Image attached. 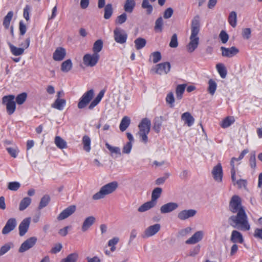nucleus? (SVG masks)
I'll return each instance as SVG.
<instances>
[{
	"mask_svg": "<svg viewBox=\"0 0 262 262\" xmlns=\"http://www.w3.org/2000/svg\"><path fill=\"white\" fill-rule=\"evenodd\" d=\"M229 208L232 213L237 212L236 215H232L229 217V221L232 222L230 223V225L241 230H249L250 226L248 217L242 206L241 200L238 196L234 195L232 197Z\"/></svg>",
	"mask_w": 262,
	"mask_h": 262,
	"instance_id": "f257e3e1",
	"label": "nucleus"
},
{
	"mask_svg": "<svg viewBox=\"0 0 262 262\" xmlns=\"http://www.w3.org/2000/svg\"><path fill=\"white\" fill-rule=\"evenodd\" d=\"M199 17L195 16L192 20L191 26V35L190 42L187 46V50L188 52H193L198 47L199 37L198 34L200 31Z\"/></svg>",
	"mask_w": 262,
	"mask_h": 262,
	"instance_id": "f03ea898",
	"label": "nucleus"
},
{
	"mask_svg": "<svg viewBox=\"0 0 262 262\" xmlns=\"http://www.w3.org/2000/svg\"><path fill=\"white\" fill-rule=\"evenodd\" d=\"M118 187L117 181H113L103 186L100 190L94 194L92 198L94 200H98L104 198L106 195L113 193Z\"/></svg>",
	"mask_w": 262,
	"mask_h": 262,
	"instance_id": "7ed1b4c3",
	"label": "nucleus"
},
{
	"mask_svg": "<svg viewBox=\"0 0 262 262\" xmlns=\"http://www.w3.org/2000/svg\"><path fill=\"white\" fill-rule=\"evenodd\" d=\"M151 121L147 118H143L138 125L139 132L138 135L140 138V141L145 144L148 142L147 135L150 129Z\"/></svg>",
	"mask_w": 262,
	"mask_h": 262,
	"instance_id": "20e7f679",
	"label": "nucleus"
},
{
	"mask_svg": "<svg viewBox=\"0 0 262 262\" xmlns=\"http://www.w3.org/2000/svg\"><path fill=\"white\" fill-rule=\"evenodd\" d=\"M14 99L15 96L12 95L5 96L3 98L2 103L6 106L7 112L9 115H12L15 111L16 102Z\"/></svg>",
	"mask_w": 262,
	"mask_h": 262,
	"instance_id": "39448f33",
	"label": "nucleus"
},
{
	"mask_svg": "<svg viewBox=\"0 0 262 262\" xmlns=\"http://www.w3.org/2000/svg\"><path fill=\"white\" fill-rule=\"evenodd\" d=\"M171 66L169 62L159 63L152 67L151 72L159 75L167 74L170 70Z\"/></svg>",
	"mask_w": 262,
	"mask_h": 262,
	"instance_id": "423d86ee",
	"label": "nucleus"
},
{
	"mask_svg": "<svg viewBox=\"0 0 262 262\" xmlns=\"http://www.w3.org/2000/svg\"><path fill=\"white\" fill-rule=\"evenodd\" d=\"M114 38L116 42L123 44L126 41L127 34L123 29L116 28L114 30Z\"/></svg>",
	"mask_w": 262,
	"mask_h": 262,
	"instance_id": "0eeeda50",
	"label": "nucleus"
},
{
	"mask_svg": "<svg viewBox=\"0 0 262 262\" xmlns=\"http://www.w3.org/2000/svg\"><path fill=\"white\" fill-rule=\"evenodd\" d=\"M94 96V91L90 90L85 92L81 97L78 103L79 108H84L91 101Z\"/></svg>",
	"mask_w": 262,
	"mask_h": 262,
	"instance_id": "6e6552de",
	"label": "nucleus"
},
{
	"mask_svg": "<svg viewBox=\"0 0 262 262\" xmlns=\"http://www.w3.org/2000/svg\"><path fill=\"white\" fill-rule=\"evenodd\" d=\"M99 59V55L97 53L85 54L83 58L84 64L87 67L95 66Z\"/></svg>",
	"mask_w": 262,
	"mask_h": 262,
	"instance_id": "1a4fd4ad",
	"label": "nucleus"
},
{
	"mask_svg": "<svg viewBox=\"0 0 262 262\" xmlns=\"http://www.w3.org/2000/svg\"><path fill=\"white\" fill-rule=\"evenodd\" d=\"M37 242L36 237H31L23 242L18 249L20 253H23L32 248Z\"/></svg>",
	"mask_w": 262,
	"mask_h": 262,
	"instance_id": "9d476101",
	"label": "nucleus"
},
{
	"mask_svg": "<svg viewBox=\"0 0 262 262\" xmlns=\"http://www.w3.org/2000/svg\"><path fill=\"white\" fill-rule=\"evenodd\" d=\"M161 229L159 224H156L147 227L144 231L142 235L143 238H147L154 236Z\"/></svg>",
	"mask_w": 262,
	"mask_h": 262,
	"instance_id": "9b49d317",
	"label": "nucleus"
},
{
	"mask_svg": "<svg viewBox=\"0 0 262 262\" xmlns=\"http://www.w3.org/2000/svg\"><path fill=\"white\" fill-rule=\"evenodd\" d=\"M76 207L75 205H71L64 209L58 215L57 219L58 221H62L73 214L76 211Z\"/></svg>",
	"mask_w": 262,
	"mask_h": 262,
	"instance_id": "f8f14e48",
	"label": "nucleus"
},
{
	"mask_svg": "<svg viewBox=\"0 0 262 262\" xmlns=\"http://www.w3.org/2000/svg\"><path fill=\"white\" fill-rule=\"evenodd\" d=\"M17 225L16 219L14 218H11L9 219L5 226L2 229L3 234H7L11 231L13 230L16 227Z\"/></svg>",
	"mask_w": 262,
	"mask_h": 262,
	"instance_id": "ddd939ff",
	"label": "nucleus"
},
{
	"mask_svg": "<svg viewBox=\"0 0 262 262\" xmlns=\"http://www.w3.org/2000/svg\"><path fill=\"white\" fill-rule=\"evenodd\" d=\"M221 50L222 51V55L223 57L228 58L233 57L239 52L238 49L235 47H232L229 48L221 47Z\"/></svg>",
	"mask_w": 262,
	"mask_h": 262,
	"instance_id": "4468645a",
	"label": "nucleus"
},
{
	"mask_svg": "<svg viewBox=\"0 0 262 262\" xmlns=\"http://www.w3.org/2000/svg\"><path fill=\"white\" fill-rule=\"evenodd\" d=\"M212 174L215 181L221 182L223 178V170L221 163H218L213 167L212 170Z\"/></svg>",
	"mask_w": 262,
	"mask_h": 262,
	"instance_id": "2eb2a0df",
	"label": "nucleus"
},
{
	"mask_svg": "<svg viewBox=\"0 0 262 262\" xmlns=\"http://www.w3.org/2000/svg\"><path fill=\"white\" fill-rule=\"evenodd\" d=\"M196 213L194 209L183 210L178 214V218L182 221L186 220L190 217H193Z\"/></svg>",
	"mask_w": 262,
	"mask_h": 262,
	"instance_id": "dca6fc26",
	"label": "nucleus"
},
{
	"mask_svg": "<svg viewBox=\"0 0 262 262\" xmlns=\"http://www.w3.org/2000/svg\"><path fill=\"white\" fill-rule=\"evenodd\" d=\"M96 219L94 216L86 217L81 226V231L83 232L87 231L95 223Z\"/></svg>",
	"mask_w": 262,
	"mask_h": 262,
	"instance_id": "f3484780",
	"label": "nucleus"
},
{
	"mask_svg": "<svg viewBox=\"0 0 262 262\" xmlns=\"http://www.w3.org/2000/svg\"><path fill=\"white\" fill-rule=\"evenodd\" d=\"M178 207V204L174 202H170L164 204L160 208L161 213H167L176 210Z\"/></svg>",
	"mask_w": 262,
	"mask_h": 262,
	"instance_id": "a211bd4d",
	"label": "nucleus"
},
{
	"mask_svg": "<svg viewBox=\"0 0 262 262\" xmlns=\"http://www.w3.org/2000/svg\"><path fill=\"white\" fill-rule=\"evenodd\" d=\"M66 55V49L62 47H58L53 55V58L55 61L62 60Z\"/></svg>",
	"mask_w": 262,
	"mask_h": 262,
	"instance_id": "6ab92c4d",
	"label": "nucleus"
},
{
	"mask_svg": "<svg viewBox=\"0 0 262 262\" xmlns=\"http://www.w3.org/2000/svg\"><path fill=\"white\" fill-rule=\"evenodd\" d=\"M204 235V232L202 231L196 232L191 237L188 239L185 243L187 244H194L201 241Z\"/></svg>",
	"mask_w": 262,
	"mask_h": 262,
	"instance_id": "aec40b11",
	"label": "nucleus"
},
{
	"mask_svg": "<svg viewBox=\"0 0 262 262\" xmlns=\"http://www.w3.org/2000/svg\"><path fill=\"white\" fill-rule=\"evenodd\" d=\"M230 241L233 243H243L244 239L241 233L237 230H233L230 237Z\"/></svg>",
	"mask_w": 262,
	"mask_h": 262,
	"instance_id": "412c9836",
	"label": "nucleus"
},
{
	"mask_svg": "<svg viewBox=\"0 0 262 262\" xmlns=\"http://www.w3.org/2000/svg\"><path fill=\"white\" fill-rule=\"evenodd\" d=\"M30 219H24L19 225V234L20 236H22L24 235L27 232L29 225H30Z\"/></svg>",
	"mask_w": 262,
	"mask_h": 262,
	"instance_id": "4be33fe9",
	"label": "nucleus"
},
{
	"mask_svg": "<svg viewBox=\"0 0 262 262\" xmlns=\"http://www.w3.org/2000/svg\"><path fill=\"white\" fill-rule=\"evenodd\" d=\"M136 6L135 0H126L123 6V9L126 13H132Z\"/></svg>",
	"mask_w": 262,
	"mask_h": 262,
	"instance_id": "5701e85b",
	"label": "nucleus"
},
{
	"mask_svg": "<svg viewBox=\"0 0 262 262\" xmlns=\"http://www.w3.org/2000/svg\"><path fill=\"white\" fill-rule=\"evenodd\" d=\"M181 119L188 126H191L194 123V119L189 112H185L181 116Z\"/></svg>",
	"mask_w": 262,
	"mask_h": 262,
	"instance_id": "b1692460",
	"label": "nucleus"
},
{
	"mask_svg": "<svg viewBox=\"0 0 262 262\" xmlns=\"http://www.w3.org/2000/svg\"><path fill=\"white\" fill-rule=\"evenodd\" d=\"M156 205L154 204L151 201L145 202L142 205H141L138 208V211L139 212H144L149 209L154 208Z\"/></svg>",
	"mask_w": 262,
	"mask_h": 262,
	"instance_id": "393cba45",
	"label": "nucleus"
},
{
	"mask_svg": "<svg viewBox=\"0 0 262 262\" xmlns=\"http://www.w3.org/2000/svg\"><path fill=\"white\" fill-rule=\"evenodd\" d=\"M162 192V189L160 187L155 188L152 191L151 200L156 205L157 200L160 197Z\"/></svg>",
	"mask_w": 262,
	"mask_h": 262,
	"instance_id": "a878e982",
	"label": "nucleus"
},
{
	"mask_svg": "<svg viewBox=\"0 0 262 262\" xmlns=\"http://www.w3.org/2000/svg\"><path fill=\"white\" fill-rule=\"evenodd\" d=\"M66 103V101L64 99L57 98L55 102L52 104L51 106L53 108L61 111L63 109Z\"/></svg>",
	"mask_w": 262,
	"mask_h": 262,
	"instance_id": "bb28decb",
	"label": "nucleus"
},
{
	"mask_svg": "<svg viewBox=\"0 0 262 262\" xmlns=\"http://www.w3.org/2000/svg\"><path fill=\"white\" fill-rule=\"evenodd\" d=\"M105 91L104 90H101L96 98L91 103L90 105L89 106V108L90 110H92L94 107H95L101 101L102 97L104 96Z\"/></svg>",
	"mask_w": 262,
	"mask_h": 262,
	"instance_id": "cd10ccee",
	"label": "nucleus"
},
{
	"mask_svg": "<svg viewBox=\"0 0 262 262\" xmlns=\"http://www.w3.org/2000/svg\"><path fill=\"white\" fill-rule=\"evenodd\" d=\"M130 123V119L127 116H124L122 119L119 128L121 132L125 131L127 127L129 126Z\"/></svg>",
	"mask_w": 262,
	"mask_h": 262,
	"instance_id": "c85d7f7f",
	"label": "nucleus"
},
{
	"mask_svg": "<svg viewBox=\"0 0 262 262\" xmlns=\"http://www.w3.org/2000/svg\"><path fill=\"white\" fill-rule=\"evenodd\" d=\"M186 84H179L176 87V97L178 100H181L183 97V95L184 93Z\"/></svg>",
	"mask_w": 262,
	"mask_h": 262,
	"instance_id": "c756f323",
	"label": "nucleus"
},
{
	"mask_svg": "<svg viewBox=\"0 0 262 262\" xmlns=\"http://www.w3.org/2000/svg\"><path fill=\"white\" fill-rule=\"evenodd\" d=\"M54 142L57 147L60 149H63L67 147L66 141L59 136L55 137Z\"/></svg>",
	"mask_w": 262,
	"mask_h": 262,
	"instance_id": "7c9ffc66",
	"label": "nucleus"
},
{
	"mask_svg": "<svg viewBox=\"0 0 262 262\" xmlns=\"http://www.w3.org/2000/svg\"><path fill=\"white\" fill-rule=\"evenodd\" d=\"M31 199L29 197H25L21 200L19 205V210L20 211H23L26 209L31 204Z\"/></svg>",
	"mask_w": 262,
	"mask_h": 262,
	"instance_id": "2f4dec72",
	"label": "nucleus"
},
{
	"mask_svg": "<svg viewBox=\"0 0 262 262\" xmlns=\"http://www.w3.org/2000/svg\"><path fill=\"white\" fill-rule=\"evenodd\" d=\"M78 258V254L77 252L69 254L66 258H63L60 262H76Z\"/></svg>",
	"mask_w": 262,
	"mask_h": 262,
	"instance_id": "473e14b6",
	"label": "nucleus"
},
{
	"mask_svg": "<svg viewBox=\"0 0 262 262\" xmlns=\"http://www.w3.org/2000/svg\"><path fill=\"white\" fill-rule=\"evenodd\" d=\"M113 13V8L111 4H107L104 7V18L106 19H110Z\"/></svg>",
	"mask_w": 262,
	"mask_h": 262,
	"instance_id": "72a5a7b5",
	"label": "nucleus"
},
{
	"mask_svg": "<svg viewBox=\"0 0 262 262\" xmlns=\"http://www.w3.org/2000/svg\"><path fill=\"white\" fill-rule=\"evenodd\" d=\"M235 121V119L233 116H228L225 118L222 122L221 126L225 128L230 126Z\"/></svg>",
	"mask_w": 262,
	"mask_h": 262,
	"instance_id": "f704fd0d",
	"label": "nucleus"
},
{
	"mask_svg": "<svg viewBox=\"0 0 262 262\" xmlns=\"http://www.w3.org/2000/svg\"><path fill=\"white\" fill-rule=\"evenodd\" d=\"M72 68V62L71 59H67L63 61L61 66V70L63 72L67 73L69 72Z\"/></svg>",
	"mask_w": 262,
	"mask_h": 262,
	"instance_id": "c9c22d12",
	"label": "nucleus"
},
{
	"mask_svg": "<svg viewBox=\"0 0 262 262\" xmlns=\"http://www.w3.org/2000/svg\"><path fill=\"white\" fill-rule=\"evenodd\" d=\"M11 53L15 56H19L22 55L24 52V49L21 48H17L11 43H9Z\"/></svg>",
	"mask_w": 262,
	"mask_h": 262,
	"instance_id": "e433bc0d",
	"label": "nucleus"
},
{
	"mask_svg": "<svg viewBox=\"0 0 262 262\" xmlns=\"http://www.w3.org/2000/svg\"><path fill=\"white\" fill-rule=\"evenodd\" d=\"M228 22L233 28L236 26L237 14L235 11H232L230 13L228 17Z\"/></svg>",
	"mask_w": 262,
	"mask_h": 262,
	"instance_id": "4c0bfd02",
	"label": "nucleus"
},
{
	"mask_svg": "<svg viewBox=\"0 0 262 262\" xmlns=\"http://www.w3.org/2000/svg\"><path fill=\"white\" fill-rule=\"evenodd\" d=\"M141 6L143 9H146V14L147 15L151 14L153 11V7L152 5L150 4L149 0H143Z\"/></svg>",
	"mask_w": 262,
	"mask_h": 262,
	"instance_id": "58836bf2",
	"label": "nucleus"
},
{
	"mask_svg": "<svg viewBox=\"0 0 262 262\" xmlns=\"http://www.w3.org/2000/svg\"><path fill=\"white\" fill-rule=\"evenodd\" d=\"M134 42L136 49L139 50L143 48L145 46L146 44V40L143 38L139 37L135 39Z\"/></svg>",
	"mask_w": 262,
	"mask_h": 262,
	"instance_id": "ea45409f",
	"label": "nucleus"
},
{
	"mask_svg": "<svg viewBox=\"0 0 262 262\" xmlns=\"http://www.w3.org/2000/svg\"><path fill=\"white\" fill-rule=\"evenodd\" d=\"M216 69L221 77L225 78L227 75V70L225 66L221 63H217L216 65Z\"/></svg>",
	"mask_w": 262,
	"mask_h": 262,
	"instance_id": "a19ab883",
	"label": "nucleus"
},
{
	"mask_svg": "<svg viewBox=\"0 0 262 262\" xmlns=\"http://www.w3.org/2000/svg\"><path fill=\"white\" fill-rule=\"evenodd\" d=\"M13 16V12L12 11H9L6 16L4 17L3 25L6 29L9 28L10 22Z\"/></svg>",
	"mask_w": 262,
	"mask_h": 262,
	"instance_id": "79ce46f5",
	"label": "nucleus"
},
{
	"mask_svg": "<svg viewBox=\"0 0 262 262\" xmlns=\"http://www.w3.org/2000/svg\"><path fill=\"white\" fill-rule=\"evenodd\" d=\"M82 144L83 145V149L87 152H89L91 150V139L85 135L82 138Z\"/></svg>",
	"mask_w": 262,
	"mask_h": 262,
	"instance_id": "37998d69",
	"label": "nucleus"
},
{
	"mask_svg": "<svg viewBox=\"0 0 262 262\" xmlns=\"http://www.w3.org/2000/svg\"><path fill=\"white\" fill-rule=\"evenodd\" d=\"M216 88L217 84L215 81L212 79L209 80L208 91L210 95H213L214 94Z\"/></svg>",
	"mask_w": 262,
	"mask_h": 262,
	"instance_id": "c03bdc74",
	"label": "nucleus"
},
{
	"mask_svg": "<svg viewBox=\"0 0 262 262\" xmlns=\"http://www.w3.org/2000/svg\"><path fill=\"white\" fill-rule=\"evenodd\" d=\"M103 48V41L101 39L96 40L93 45V51L94 53L98 54L101 51Z\"/></svg>",
	"mask_w": 262,
	"mask_h": 262,
	"instance_id": "a18cd8bd",
	"label": "nucleus"
},
{
	"mask_svg": "<svg viewBox=\"0 0 262 262\" xmlns=\"http://www.w3.org/2000/svg\"><path fill=\"white\" fill-rule=\"evenodd\" d=\"M50 201V198L48 195H44L40 200L38 209H41L48 205Z\"/></svg>",
	"mask_w": 262,
	"mask_h": 262,
	"instance_id": "49530a36",
	"label": "nucleus"
},
{
	"mask_svg": "<svg viewBox=\"0 0 262 262\" xmlns=\"http://www.w3.org/2000/svg\"><path fill=\"white\" fill-rule=\"evenodd\" d=\"M163 20L161 17H159L155 22V30L156 32H161L163 30Z\"/></svg>",
	"mask_w": 262,
	"mask_h": 262,
	"instance_id": "de8ad7c7",
	"label": "nucleus"
},
{
	"mask_svg": "<svg viewBox=\"0 0 262 262\" xmlns=\"http://www.w3.org/2000/svg\"><path fill=\"white\" fill-rule=\"evenodd\" d=\"M27 97V95L26 93H22L18 95L16 97V102L19 105L23 104L26 100Z\"/></svg>",
	"mask_w": 262,
	"mask_h": 262,
	"instance_id": "09e8293b",
	"label": "nucleus"
},
{
	"mask_svg": "<svg viewBox=\"0 0 262 262\" xmlns=\"http://www.w3.org/2000/svg\"><path fill=\"white\" fill-rule=\"evenodd\" d=\"M150 58H152V62L154 63H156L161 60L162 56L160 52L156 51L151 54Z\"/></svg>",
	"mask_w": 262,
	"mask_h": 262,
	"instance_id": "8fccbe9b",
	"label": "nucleus"
},
{
	"mask_svg": "<svg viewBox=\"0 0 262 262\" xmlns=\"http://www.w3.org/2000/svg\"><path fill=\"white\" fill-rule=\"evenodd\" d=\"M12 245V244L11 243H9L2 246L0 248V256H3L8 252L11 249Z\"/></svg>",
	"mask_w": 262,
	"mask_h": 262,
	"instance_id": "3c124183",
	"label": "nucleus"
},
{
	"mask_svg": "<svg viewBox=\"0 0 262 262\" xmlns=\"http://www.w3.org/2000/svg\"><path fill=\"white\" fill-rule=\"evenodd\" d=\"M127 19V15L126 12L122 13L121 15L117 16L115 20L116 24L121 25L125 23Z\"/></svg>",
	"mask_w": 262,
	"mask_h": 262,
	"instance_id": "603ef678",
	"label": "nucleus"
},
{
	"mask_svg": "<svg viewBox=\"0 0 262 262\" xmlns=\"http://www.w3.org/2000/svg\"><path fill=\"white\" fill-rule=\"evenodd\" d=\"M166 101L171 107L174 106V98L172 92H169L166 96Z\"/></svg>",
	"mask_w": 262,
	"mask_h": 262,
	"instance_id": "864d4df0",
	"label": "nucleus"
},
{
	"mask_svg": "<svg viewBox=\"0 0 262 262\" xmlns=\"http://www.w3.org/2000/svg\"><path fill=\"white\" fill-rule=\"evenodd\" d=\"M105 146L112 154L114 153L119 155H121L120 149L119 147L112 146L108 143L105 144Z\"/></svg>",
	"mask_w": 262,
	"mask_h": 262,
	"instance_id": "5fc2aeb1",
	"label": "nucleus"
},
{
	"mask_svg": "<svg viewBox=\"0 0 262 262\" xmlns=\"http://www.w3.org/2000/svg\"><path fill=\"white\" fill-rule=\"evenodd\" d=\"M161 118L156 119L154 123L153 128L157 133H159L162 125Z\"/></svg>",
	"mask_w": 262,
	"mask_h": 262,
	"instance_id": "6e6d98bb",
	"label": "nucleus"
},
{
	"mask_svg": "<svg viewBox=\"0 0 262 262\" xmlns=\"http://www.w3.org/2000/svg\"><path fill=\"white\" fill-rule=\"evenodd\" d=\"M20 187V184L17 182H10L8 184V188L10 190L16 191Z\"/></svg>",
	"mask_w": 262,
	"mask_h": 262,
	"instance_id": "4d7b16f0",
	"label": "nucleus"
},
{
	"mask_svg": "<svg viewBox=\"0 0 262 262\" xmlns=\"http://www.w3.org/2000/svg\"><path fill=\"white\" fill-rule=\"evenodd\" d=\"M178 46L177 35L174 33L172 35L171 38V40L169 43V46L171 48H175Z\"/></svg>",
	"mask_w": 262,
	"mask_h": 262,
	"instance_id": "13d9d810",
	"label": "nucleus"
},
{
	"mask_svg": "<svg viewBox=\"0 0 262 262\" xmlns=\"http://www.w3.org/2000/svg\"><path fill=\"white\" fill-rule=\"evenodd\" d=\"M219 37L223 43H226L229 39L228 34L224 30H222L220 34Z\"/></svg>",
	"mask_w": 262,
	"mask_h": 262,
	"instance_id": "bf43d9fd",
	"label": "nucleus"
},
{
	"mask_svg": "<svg viewBox=\"0 0 262 262\" xmlns=\"http://www.w3.org/2000/svg\"><path fill=\"white\" fill-rule=\"evenodd\" d=\"M8 153L11 155V156L14 158H16L17 156V154L19 152V150L17 147L12 148V147H8L6 148Z\"/></svg>",
	"mask_w": 262,
	"mask_h": 262,
	"instance_id": "052dcab7",
	"label": "nucleus"
},
{
	"mask_svg": "<svg viewBox=\"0 0 262 262\" xmlns=\"http://www.w3.org/2000/svg\"><path fill=\"white\" fill-rule=\"evenodd\" d=\"M251 30L250 28H245L243 30L242 36L244 38L248 39L251 36Z\"/></svg>",
	"mask_w": 262,
	"mask_h": 262,
	"instance_id": "680f3d73",
	"label": "nucleus"
},
{
	"mask_svg": "<svg viewBox=\"0 0 262 262\" xmlns=\"http://www.w3.org/2000/svg\"><path fill=\"white\" fill-rule=\"evenodd\" d=\"M132 148V143L130 142H127L126 144L123 146L122 152L124 154H128L130 153Z\"/></svg>",
	"mask_w": 262,
	"mask_h": 262,
	"instance_id": "e2e57ef3",
	"label": "nucleus"
},
{
	"mask_svg": "<svg viewBox=\"0 0 262 262\" xmlns=\"http://www.w3.org/2000/svg\"><path fill=\"white\" fill-rule=\"evenodd\" d=\"M173 13V9L171 8H168L165 10L163 14V17L165 19H168L172 16Z\"/></svg>",
	"mask_w": 262,
	"mask_h": 262,
	"instance_id": "0e129e2a",
	"label": "nucleus"
},
{
	"mask_svg": "<svg viewBox=\"0 0 262 262\" xmlns=\"http://www.w3.org/2000/svg\"><path fill=\"white\" fill-rule=\"evenodd\" d=\"M30 11V7L29 6L27 5L24 9L23 16L27 21L30 19L29 13Z\"/></svg>",
	"mask_w": 262,
	"mask_h": 262,
	"instance_id": "69168bd1",
	"label": "nucleus"
},
{
	"mask_svg": "<svg viewBox=\"0 0 262 262\" xmlns=\"http://www.w3.org/2000/svg\"><path fill=\"white\" fill-rule=\"evenodd\" d=\"M62 248V246L61 244L59 243L55 245L51 250V252L52 253H57L60 251Z\"/></svg>",
	"mask_w": 262,
	"mask_h": 262,
	"instance_id": "338daca9",
	"label": "nucleus"
},
{
	"mask_svg": "<svg viewBox=\"0 0 262 262\" xmlns=\"http://www.w3.org/2000/svg\"><path fill=\"white\" fill-rule=\"evenodd\" d=\"M254 236L262 239V228L261 229L257 228L255 230Z\"/></svg>",
	"mask_w": 262,
	"mask_h": 262,
	"instance_id": "774afa93",
	"label": "nucleus"
}]
</instances>
